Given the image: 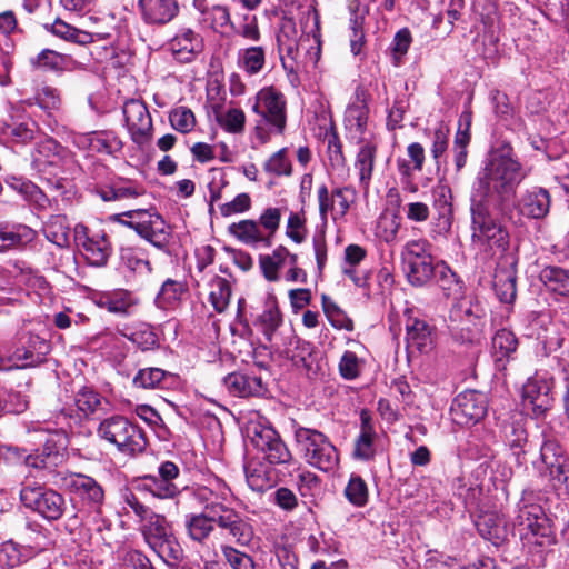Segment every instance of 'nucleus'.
<instances>
[{
    "instance_id": "51",
    "label": "nucleus",
    "mask_w": 569,
    "mask_h": 569,
    "mask_svg": "<svg viewBox=\"0 0 569 569\" xmlns=\"http://www.w3.org/2000/svg\"><path fill=\"white\" fill-rule=\"evenodd\" d=\"M492 350L498 361L508 359L518 347L515 333L507 329L498 330L492 337Z\"/></svg>"
},
{
    "instance_id": "38",
    "label": "nucleus",
    "mask_w": 569,
    "mask_h": 569,
    "mask_svg": "<svg viewBox=\"0 0 569 569\" xmlns=\"http://www.w3.org/2000/svg\"><path fill=\"white\" fill-rule=\"evenodd\" d=\"M432 280H435L447 298L457 300L462 297V282L446 262L438 261V268Z\"/></svg>"
},
{
    "instance_id": "29",
    "label": "nucleus",
    "mask_w": 569,
    "mask_h": 569,
    "mask_svg": "<svg viewBox=\"0 0 569 569\" xmlns=\"http://www.w3.org/2000/svg\"><path fill=\"white\" fill-rule=\"evenodd\" d=\"M476 526L480 536L495 546L501 545L507 539L508 529L506 520L496 511L480 515Z\"/></svg>"
},
{
    "instance_id": "64",
    "label": "nucleus",
    "mask_w": 569,
    "mask_h": 569,
    "mask_svg": "<svg viewBox=\"0 0 569 569\" xmlns=\"http://www.w3.org/2000/svg\"><path fill=\"white\" fill-rule=\"evenodd\" d=\"M221 552L224 560L232 569H256L252 557L230 545H222Z\"/></svg>"
},
{
    "instance_id": "31",
    "label": "nucleus",
    "mask_w": 569,
    "mask_h": 569,
    "mask_svg": "<svg viewBox=\"0 0 569 569\" xmlns=\"http://www.w3.org/2000/svg\"><path fill=\"white\" fill-rule=\"evenodd\" d=\"M223 385L234 397L259 396L263 392L261 378L240 372L229 373L223 378Z\"/></svg>"
},
{
    "instance_id": "13",
    "label": "nucleus",
    "mask_w": 569,
    "mask_h": 569,
    "mask_svg": "<svg viewBox=\"0 0 569 569\" xmlns=\"http://www.w3.org/2000/svg\"><path fill=\"white\" fill-rule=\"evenodd\" d=\"M74 240L89 264L93 267L107 264L112 248L103 231H96L83 224H77L74 227Z\"/></svg>"
},
{
    "instance_id": "12",
    "label": "nucleus",
    "mask_w": 569,
    "mask_h": 569,
    "mask_svg": "<svg viewBox=\"0 0 569 569\" xmlns=\"http://www.w3.org/2000/svg\"><path fill=\"white\" fill-rule=\"evenodd\" d=\"M553 378L548 372H537L522 387V406L535 417L545 415L552 406Z\"/></svg>"
},
{
    "instance_id": "25",
    "label": "nucleus",
    "mask_w": 569,
    "mask_h": 569,
    "mask_svg": "<svg viewBox=\"0 0 569 569\" xmlns=\"http://www.w3.org/2000/svg\"><path fill=\"white\" fill-rule=\"evenodd\" d=\"M12 110L10 119L2 126L1 133L13 143L27 144L34 139L38 124L18 109Z\"/></svg>"
},
{
    "instance_id": "62",
    "label": "nucleus",
    "mask_w": 569,
    "mask_h": 569,
    "mask_svg": "<svg viewBox=\"0 0 569 569\" xmlns=\"http://www.w3.org/2000/svg\"><path fill=\"white\" fill-rule=\"evenodd\" d=\"M403 263L429 259L431 254V244L426 239L409 240L402 249Z\"/></svg>"
},
{
    "instance_id": "7",
    "label": "nucleus",
    "mask_w": 569,
    "mask_h": 569,
    "mask_svg": "<svg viewBox=\"0 0 569 569\" xmlns=\"http://www.w3.org/2000/svg\"><path fill=\"white\" fill-rule=\"evenodd\" d=\"M112 220L133 229L141 238L159 249L171 239V229L154 209L129 210L111 217Z\"/></svg>"
},
{
    "instance_id": "10",
    "label": "nucleus",
    "mask_w": 569,
    "mask_h": 569,
    "mask_svg": "<svg viewBox=\"0 0 569 569\" xmlns=\"http://www.w3.org/2000/svg\"><path fill=\"white\" fill-rule=\"evenodd\" d=\"M20 499L26 508L49 521L60 519L66 508L64 498L59 492L39 485L23 487Z\"/></svg>"
},
{
    "instance_id": "16",
    "label": "nucleus",
    "mask_w": 569,
    "mask_h": 569,
    "mask_svg": "<svg viewBox=\"0 0 569 569\" xmlns=\"http://www.w3.org/2000/svg\"><path fill=\"white\" fill-rule=\"evenodd\" d=\"M455 423L468 427L479 422L487 413V398L478 391H465L459 393L450 409Z\"/></svg>"
},
{
    "instance_id": "24",
    "label": "nucleus",
    "mask_w": 569,
    "mask_h": 569,
    "mask_svg": "<svg viewBox=\"0 0 569 569\" xmlns=\"http://www.w3.org/2000/svg\"><path fill=\"white\" fill-rule=\"evenodd\" d=\"M228 232L239 242L252 249H268L273 243L254 219L233 222L229 224Z\"/></svg>"
},
{
    "instance_id": "57",
    "label": "nucleus",
    "mask_w": 569,
    "mask_h": 569,
    "mask_svg": "<svg viewBox=\"0 0 569 569\" xmlns=\"http://www.w3.org/2000/svg\"><path fill=\"white\" fill-rule=\"evenodd\" d=\"M128 340L132 341L142 351H148L159 346V339L150 325L141 323L131 333H123Z\"/></svg>"
},
{
    "instance_id": "53",
    "label": "nucleus",
    "mask_w": 569,
    "mask_h": 569,
    "mask_svg": "<svg viewBox=\"0 0 569 569\" xmlns=\"http://www.w3.org/2000/svg\"><path fill=\"white\" fill-rule=\"evenodd\" d=\"M493 288L498 299L503 303H512L517 296L516 277L511 271L496 273Z\"/></svg>"
},
{
    "instance_id": "15",
    "label": "nucleus",
    "mask_w": 569,
    "mask_h": 569,
    "mask_svg": "<svg viewBox=\"0 0 569 569\" xmlns=\"http://www.w3.org/2000/svg\"><path fill=\"white\" fill-rule=\"evenodd\" d=\"M124 124L131 140L139 147H144L152 139V120L150 112L141 100L130 99L122 108Z\"/></svg>"
},
{
    "instance_id": "30",
    "label": "nucleus",
    "mask_w": 569,
    "mask_h": 569,
    "mask_svg": "<svg viewBox=\"0 0 569 569\" xmlns=\"http://www.w3.org/2000/svg\"><path fill=\"white\" fill-rule=\"evenodd\" d=\"M66 156L64 148L56 140L47 138L37 144L32 153V163L39 171H44L47 167L60 166Z\"/></svg>"
},
{
    "instance_id": "33",
    "label": "nucleus",
    "mask_w": 569,
    "mask_h": 569,
    "mask_svg": "<svg viewBox=\"0 0 569 569\" xmlns=\"http://www.w3.org/2000/svg\"><path fill=\"white\" fill-rule=\"evenodd\" d=\"M170 48L177 60L189 62L202 50V40L192 30L187 29L170 41Z\"/></svg>"
},
{
    "instance_id": "1",
    "label": "nucleus",
    "mask_w": 569,
    "mask_h": 569,
    "mask_svg": "<svg viewBox=\"0 0 569 569\" xmlns=\"http://www.w3.org/2000/svg\"><path fill=\"white\" fill-rule=\"evenodd\" d=\"M521 164L507 153H493L479 172L471 199L499 203L523 179Z\"/></svg>"
},
{
    "instance_id": "14",
    "label": "nucleus",
    "mask_w": 569,
    "mask_h": 569,
    "mask_svg": "<svg viewBox=\"0 0 569 569\" xmlns=\"http://www.w3.org/2000/svg\"><path fill=\"white\" fill-rule=\"evenodd\" d=\"M317 198L319 216L322 223L326 224L329 214L333 221L345 218L356 200V191L351 187H337L330 192L326 184H321L318 187Z\"/></svg>"
},
{
    "instance_id": "18",
    "label": "nucleus",
    "mask_w": 569,
    "mask_h": 569,
    "mask_svg": "<svg viewBox=\"0 0 569 569\" xmlns=\"http://www.w3.org/2000/svg\"><path fill=\"white\" fill-rule=\"evenodd\" d=\"M186 492L202 506L209 515L218 516L222 510L229 508L227 502L231 497V491L224 482L218 479L210 482L209 486L186 489Z\"/></svg>"
},
{
    "instance_id": "59",
    "label": "nucleus",
    "mask_w": 569,
    "mask_h": 569,
    "mask_svg": "<svg viewBox=\"0 0 569 569\" xmlns=\"http://www.w3.org/2000/svg\"><path fill=\"white\" fill-rule=\"evenodd\" d=\"M218 123L229 133H241L244 129L246 114L239 108H229L226 112L214 110Z\"/></svg>"
},
{
    "instance_id": "54",
    "label": "nucleus",
    "mask_w": 569,
    "mask_h": 569,
    "mask_svg": "<svg viewBox=\"0 0 569 569\" xmlns=\"http://www.w3.org/2000/svg\"><path fill=\"white\" fill-rule=\"evenodd\" d=\"M346 499L355 507H363L368 502L369 491L366 481L352 473L343 490Z\"/></svg>"
},
{
    "instance_id": "42",
    "label": "nucleus",
    "mask_w": 569,
    "mask_h": 569,
    "mask_svg": "<svg viewBox=\"0 0 569 569\" xmlns=\"http://www.w3.org/2000/svg\"><path fill=\"white\" fill-rule=\"evenodd\" d=\"M31 63L37 68H43L53 71H70L73 69L76 61L70 56L44 49L38 53L37 57L31 59Z\"/></svg>"
},
{
    "instance_id": "9",
    "label": "nucleus",
    "mask_w": 569,
    "mask_h": 569,
    "mask_svg": "<svg viewBox=\"0 0 569 569\" xmlns=\"http://www.w3.org/2000/svg\"><path fill=\"white\" fill-rule=\"evenodd\" d=\"M142 533L150 548L163 560H178L182 550L167 519L157 513L146 518Z\"/></svg>"
},
{
    "instance_id": "45",
    "label": "nucleus",
    "mask_w": 569,
    "mask_h": 569,
    "mask_svg": "<svg viewBox=\"0 0 569 569\" xmlns=\"http://www.w3.org/2000/svg\"><path fill=\"white\" fill-rule=\"evenodd\" d=\"M44 237L56 246L63 248L69 243L70 226L66 216L57 214L49 218L43 226Z\"/></svg>"
},
{
    "instance_id": "55",
    "label": "nucleus",
    "mask_w": 569,
    "mask_h": 569,
    "mask_svg": "<svg viewBox=\"0 0 569 569\" xmlns=\"http://www.w3.org/2000/svg\"><path fill=\"white\" fill-rule=\"evenodd\" d=\"M50 31L57 37L78 44H88L93 41V36L91 33L73 28L61 19L54 20L50 26Z\"/></svg>"
},
{
    "instance_id": "49",
    "label": "nucleus",
    "mask_w": 569,
    "mask_h": 569,
    "mask_svg": "<svg viewBox=\"0 0 569 569\" xmlns=\"http://www.w3.org/2000/svg\"><path fill=\"white\" fill-rule=\"evenodd\" d=\"M408 157L412 164L405 159L397 160V168L402 179L409 180L413 171H421L425 162V149L418 143H410L407 148Z\"/></svg>"
},
{
    "instance_id": "3",
    "label": "nucleus",
    "mask_w": 569,
    "mask_h": 569,
    "mask_svg": "<svg viewBox=\"0 0 569 569\" xmlns=\"http://www.w3.org/2000/svg\"><path fill=\"white\" fill-rule=\"evenodd\" d=\"M496 204L471 199V239L481 250L503 253L509 248V233L491 211Z\"/></svg>"
},
{
    "instance_id": "28",
    "label": "nucleus",
    "mask_w": 569,
    "mask_h": 569,
    "mask_svg": "<svg viewBox=\"0 0 569 569\" xmlns=\"http://www.w3.org/2000/svg\"><path fill=\"white\" fill-rule=\"evenodd\" d=\"M298 257L284 246H278L270 254L259 256V267L268 281H278L279 271L288 263H297Z\"/></svg>"
},
{
    "instance_id": "43",
    "label": "nucleus",
    "mask_w": 569,
    "mask_h": 569,
    "mask_svg": "<svg viewBox=\"0 0 569 569\" xmlns=\"http://www.w3.org/2000/svg\"><path fill=\"white\" fill-rule=\"evenodd\" d=\"M405 267L408 281L415 287H422L432 280L438 262H433V257H430L429 259L407 263Z\"/></svg>"
},
{
    "instance_id": "34",
    "label": "nucleus",
    "mask_w": 569,
    "mask_h": 569,
    "mask_svg": "<svg viewBox=\"0 0 569 569\" xmlns=\"http://www.w3.org/2000/svg\"><path fill=\"white\" fill-rule=\"evenodd\" d=\"M98 305L111 313L128 316L138 305V299L128 290L117 289L102 293Z\"/></svg>"
},
{
    "instance_id": "27",
    "label": "nucleus",
    "mask_w": 569,
    "mask_h": 569,
    "mask_svg": "<svg viewBox=\"0 0 569 569\" xmlns=\"http://www.w3.org/2000/svg\"><path fill=\"white\" fill-rule=\"evenodd\" d=\"M37 237V232L26 224L9 228L0 223V253L24 249Z\"/></svg>"
},
{
    "instance_id": "48",
    "label": "nucleus",
    "mask_w": 569,
    "mask_h": 569,
    "mask_svg": "<svg viewBox=\"0 0 569 569\" xmlns=\"http://www.w3.org/2000/svg\"><path fill=\"white\" fill-rule=\"evenodd\" d=\"M209 288L210 303L217 312H223L228 308L231 298L229 281L222 277L214 276L209 282Z\"/></svg>"
},
{
    "instance_id": "52",
    "label": "nucleus",
    "mask_w": 569,
    "mask_h": 569,
    "mask_svg": "<svg viewBox=\"0 0 569 569\" xmlns=\"http://www.w3.org/2000/svg\"><path fill=\"white\" fill-rule=\"evenodd\" d=\"M452 305L448 316V329L450 332H458L459 326L473 323L479 316L475 315L470 303L466 300H459Z\"/></svg>"
},
{
    "instance_id": "44",
    "label": "nucleus",
    "mask_w": 569,
    "mask_h": 569,
    "mask_svg": "<svg viewBox=\"0 0 569 569\" xmlns=\"http://www.w3.org/2000/svg\"><path fill=\"white\" fill-rule=\"evenodd\" d=\"M540 280L546 288L560 296H569V271L560 267H546L540 272Z\"/></svg>"
},
{
    "instance_id": "39",
    "label": "nucleus",
    "mask_w": 569,
    "mask_h": 569,
    "mask_svg": "<svg viewBox=\"0 0 569 569\" xmlns=\"http://www.w3.org/2000/svg\"><path fill=\"white\" fill-rule=\"evenodd\" d=\"M217 516L208 512L192 513L186 517V528L189 537L198 542L206 540L214 530Z\"/></svg>"
},
{
    "instance_id": "4",
    "label": "nucleus",
    "mask_w": 569,
    "mask_h": 569,
    "mask_svg": "<svg viewBox=\"0 0 569 569\" xmlns=\"http://www.w3.org/2000/svg\"><path fill=\"white\" fill-rule=\"evenodd\" d=\"M252 111L260 117L254 136L261 144L267 143L272 134L283 133L287 123V100L279 89H260L256 94Z\"/></svg>"
},
{
    "instance_id": "26",
    "label": "nucleus",
    "mask_w": 569,
    "mask_h": 569,
    "mask_svg": "<svg viewBox=\"0 0 569 569\" xmlns=\"http://www.w3.org/2000/svg\"><path fill=\"white\" fill-rule=\"evenodd\" d=\"M96 192L103 201H122L143 196L146 188L134 180L117 178L109 183L98 186Z\"/></svg>"
},
{
    "instance_id": "2",
    "label": "nucleus",
    "mask_w": 569,
    "mask_h": 569,
    "mask_svg": "<svg viewBox=\"0 0 569 569\" xmlns=\"http://www.w3.org/2000/svg\"><path fill=\"white\" fill-rule=\"evenodd\" d=\"M301 37L298 39L296 23L291 17L284 12L279 31L277 33V44L280 58L286 70L292 71L299 53V48L309 43L307 54L316 63L320 57V19L315 7H309L301 18Z\"/></svg>"
},
{
    "instance_id": "32",
    "label": "nucleus",
    "mask_w": 569,
    "mask_h": 569,
    "mask_svg": "<svg viewBox=\"0 0 569 569\" xmlns=\"http://www.w3.org/2000/svg\"><path fill=\"white\" fill-rule=\"evenodd\" d=\"M176 382V375L158 367L140 369L132 379L137 388L142 389H168Z\"/></svg>"
},
{
    "instance_id": "21",
    "label": "nucleus",
    "mask_w": 569,
    "mask_h": 569,
    "mask_svg": "<svg viewBox=\"0 0 569 569\" xmlns=\"http://www.w3.org/2000/svg\"><path fill=\"white\" fill-rule=\"evenodd\" d=\"M252 322L268 342H272L277 338V332L283 323V317L272 292H267L262 308L256 313Z\"/></svg>"
},
{
    "instance_id": "35",
    "label": "nucleus",
    "mask_w": 569,
    "mask_h": 569,
    "mask_svg": "<svg viewBox=\"0 0 569 569\" xmlns=\"http://www.w3.org/2000/svg\"><path fill=\"white\" fill-rule=\"evenodd\" d=\"M377 156V144L373 141H362L355 161V169L359 176V183L363 190H368Z\"/></svg>"
},
{
    "instance_id": "46",
    "label": "nucleus",
    "mask_w": 569,
    "mask_h": 569,
    "mask_svg": "<svg viewBox=\"0 0 569 569\" xmlns=\"http://www.w3.org/2000/svg\"><path fill=\"white\" fill-rule=\"evenodd\" d=\"M368 122V108L365 101L357 100L348 106L345 112L346 129L355 136L361 137Z\"/></svg>"
},
{
    "instance_id": "40",
    "label": "nucleus",
    "mask_w": 569,
    "mask_h": 569,
    "mask_svg": "<svg viewBox=\"0 0 569 569\" xmlns=\"http://www.w3.org/2000/svg\"><path fill=\"white\" fill-rule=\"evenodd\" d=\"M137 489L158 499H172L180 493V489L173 482L158 476H144L138 482Z\"/></svg>"
},
{
    "instance_id": "20",
    "label": "nucleus",
    "mask_w": 569,
    "mask_h": 569,
    "mask_svg": "<svg viewBox=\"0 0 569 569\" xmlns=\"http://www.w3.org/2000/svg\"><path fill=\"white\" fill-rule=\"evenodd\" d=\"M551 196L549 190L542 187H531L526 189L517 200L519 213L526 218L541 220L550 211Z\"/></svg>"
},
{
    "instance_id": "6",
    "label": "nucleus",
    "mask_w": 569,
    "mask_h": 569,
    "mask_svg": "<svg viewBox=\"0 0 569 569\" xmlns=\"http://www.w3.org/2000/svg\"><path fill=\"white\" fill-rule=\"evenodd\" d=\"M97 435L127 456L141 453L147 447L144 432L119 415L103 419L98 426Z\"/></svg>"
},
{
    "instance_id": "11",
    "label": "nucleus",
    "mask_w": 569,
    "mask_h": 569,
    "mask_svg": "<svg viewBox=\"0 0 569 569\" xmlns=\"http://www.w3.org/2000/svg\"><path fill=\"white\" fill-rule=\"evenodd\" d=\"M50 342L33 333H28L20 338V346L6 361L0 357V370H10L12 368H27L40 365L50 352Z\"/></svg>"
},
{
    "instance_id": "36",
    "label": "nucleus",
    "mask_w": 569,
    "mask_h": 569,
    "mask_svg": "<svg viewBox=\"0 0 569 569\" xmlns=\"http://www.w3.org/2000/svg\"><path fill=\"white\" fill-rule=\"evenodd\" d=\"M505 442L516 459L518 466L527 462L526 453L528 447V433L519 421L512 422L505 428Z\"/></svg>"
},
{
    "instance_id": "63",
    "label": "nucleus",
    "mask_w": 569,
    "mask_h": 569,
    "mask_svg": "<svg viewBox=\"0 0 569 569\" xmlns=\"http://www.w3.org/2000/svg\"><path fill=\"white\" fill-rule=\"evenodd\" d=\"M282 218V209L278 207H267L262 210L259 218L256 220L261 230L273 241L276 233L280 228Z\"/></svg>"
},
{
    "instance_id": "17",
    "label": "nucleus",
    "mask_w": 569,
    "mask_h": 569,
    "mask_svg": "<svg viewBox=\"0 0 569 569\" xmlns=\"http://www.w3.org/2000/svg\"><path fill=\"white\" fill-rule=\"evenodd\" d=\"M66 483L70 491L81 499L82 505L88 508L89 512L94 516L101 513L104 491L92 477L73 473L66 478Z\"/></svg>"
},
{
    "instance_id": "19",
    "label": "nucleus",
    "mask_w": 569,
    "mask_h": 569,
    "mask_svg": "<svg viewBox=\"0 0 569 569\" xmlns=\"http://www.w3.org/2000/svg\"><path fill=\"white\" fill-rule=\"evenodd\" d=\"M516 521L519 526L530 531L532 536L542 539L537 540V543L545 545L552 542L551 526L539 506L520 503L518 506Z\"/></svg>"
},
{
    "instance_id": "58",
    "label": "nucleus",
    "mask_w": 569,
    "mask_h": 569,
    "mask_svg": "<svg viewBox=\"0 0 569 569\" xmlns=\"http://www.w3.org/2000/svg\"><path fill=\"white\" fill-rule=\"evenodd\" d=\"M433 207L438 210L442 223L450 227L451 189L445 183H438L432 188Z\"/></svg>"
},
{
    "instance_id": "60",
    "label": "nucleus",
    "mask_w": 569,
    "mask_h": 569,
    "mask_svg": "<svg viewBox=\"0 0 569 569\" xmlns=\"http://www.w3.org/2000/svg\"><path fill=\"white\" fill-rule=\"evenodd\" d=\"M377 433H359L353 442L352 458L359 461L373 460Z\"/></svg>"
},
{
    "instance_id": "22",
    "label": "nucleus",
    "mask_w": 569,
    "mask_h": 569,
    "mask_svg": "<svg viewBox=\"0 0 569 569\" xmlns=\"http://www.w3.org/2000/svg\"><path fill=\"white\" fill-rule=\"evenodd\" d=\"M406 341L408 348L421 355L430 353L436 343L435 327L422 318L407 316Z\"/></svg>"
},
{
    "instance_id": "50",
    "label": "nucleus",
    "mask_w": 569,
    "mask_h": 569,
    "mask_svg": "<svg viewBox=\"0 0 569 569\" xmlns=\"http://www.w3.org/2000/svg\"><path fill=\"white\" fill-rule=\"evenodd\" d=\"M322 309L332 327L347 331L353 330V322L347 313L328 296L321 297Z\"/></svg>"
},
{
    "instance_id": "56",
    "label": "nucleus",
    "mask_w": 569,
    "mask_h": 569,
    "mask_svg": "<svg viewBox=\"0 0 569 569\" xmlns=\"http://www.w3.org/2000/svg\"><path fill=\"white\" fill-rule=\"evenodd\" d=\"M263 453L264 458L272 465L288 463L292 456L286 443L280 438L279 433L274 435V439L268 441L264 446L258 449Z\"/></svg>"
},
{
    "instance_id": "8",
    "label": "nucleus",
    "mask_w": 569,
    "mask_h": 569,
    "mask_svg": "<svg viewBox=\"0 0 569 569\" xmlns=\"http://www.w3.org/2000/svg\"><path fill=\"white\" fill-rule=\"evenodd\" d=\"M533 466L556 490L569 495V466L563 449L556 440L542 442L539 461Z\"/></svg>"
},
{
    "instance_id": "47",
    "label": "nucleus",
    "mask_w": 569,
    "mask_h": 569,
    "mask_svg": "<svg viewBox=\"0 0 569 569\" xmlns=\"http://www.w3.org/2000/svg\"><path fill=\"white\" fill-rule=\"evenodd\" d=\"M401 227V217L395 212H382L375 227V234L386 243H393L398 240Z\"/></svg>"
},
{
    "instance_id": "23",
    "label": "nucleus",
    "mask_w": 569,
    "mask_h": 569,
    "mask_svg": "<svg viewBox=\"0 0 569 569\" xmlns=\"http://www.w3.org/2000/svg\"><path fill=\"white\" fill-rule=\"evenodd\" d=\"M217 526L227 531L231 540L241 547L249 546L254 536L250 522L230 507L217 516Z\"/></svg>"
},
{
    "instance_id": "37",
    "label": "nucleus",
    "mask_w": 569,
    "mask_h": 569,
    "mask_svg": "<svg viewBox=\"0 0 569 569\" xmlns=\"http://www.w3.org/2000/svg\"><path fill=\"white\" fill-rule=\"evenodd\" d=\"M138 7L147 23L163 24L178 13L177 2H138Z\"/></svg>"
},
{
    "instance_id": "61",
    "label": "nucleus",
    "mask_w": 569,
    "mask_h": 569,
    "mask_svg": "<svg viewBox=\"0 0 569 569\" xmlns=\"http://www.w3.org/2000/svg\"><path fill=\"white\" fill-rule=\"evenodd\" d=\"M263 169L271 176H290L292 172V164L288 158L287 148H282L270 156V158L264 162Z\"/></svg>"
},
{
    "instance_id": "41",
    "label": "nucleus",
    "mask_w": 569,
    "mask_h": 569,
    "mask_svg": "<svg viewBox=\"0 0 569 569\" xmlns=\"http://www.w3.org/2000/svg\"><path fill=\"white\" fill-rule=\"evenodd\" d=\"M246 430L247 436L257 450L268 441L273 440L277 433L270 422L259 415H254V417L250 418Z\"/></svg>"
},
{
    "instance_id": "5",
    "label": "nucleus",
    "mask_w": 569,
    "mask_h": 569,
    "mask_svg": "<svg viewBox=\"0 0 569 569\" xmlns=\"http://www.w3.org/2000/svg\"><path fill=\"white\" fill-rule=\"evenodd\" d=\"M293 437L298 452L309 466L323 472L339 466L338 449L323 432L296 423Z\"/></svg>"
}]
</instances>
